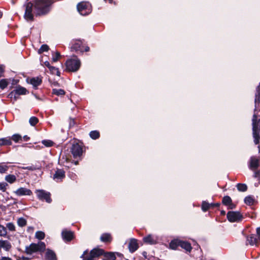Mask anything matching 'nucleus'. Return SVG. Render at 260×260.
<instances>
[{
    "instance_id": "obj_51",
    "label": "nucleus",
    "mask_w": 260,
    "mask_h": 260,
    "mask_svg": "<svg viewBox=\"0 0 260 260\" xmlns=\"http://www.w3.org/2000/svg\"><path fill=\"white\" fill-rule=\"evenodd\" d=\"M1 260H12V259L9 257L3 256L1 258Z\"/></svg>"
},
{
    "instance_id": "obj_35",
    "label": "nucleus",
    "mask_w": 260,
    "mask_h": 260,
    "mask_svg": "<svg viewBox=\"0 0 260 260\" xmlns=\"http://www.w3.org/2000/svg\"><path fill=\"white\" fill-rule=\"evenodd\" d=\"M39 121L38 119L36 117H31L30 118L29 122L32 126H35Z\"/></svg>"
},
{
    "instance_id": "obj_59",
    "label": "nucleus",
    "mask_w": 260,
    "mask_h": 260,
    "mask_svg": "<svg viewBox=\"0 0 260 260\" xmlns=\"http://www.w3.org/2000/svg\"><path fill=\"white\" fill-rule=\"evenodd\" d=\"M23 260H28V258L27 257H22Z\"/></svg>"
},
{
    "instance_id": "obj_19",
    "label": "nucleus",
    "mask_w": 260,
    "mask_h": 260,
    "mask_svg": "<svg viewBox=\"0 0 260 260\" xmlns=\"http://www.w3.org/2000/svg\"><path fill=\"white\" fill-rule=\"evenodd\" d=\"M11 248L10 242L7 240H0V249L3 248L6 251H8Z\"/></svg>"
},
{
    "instance_id": "obj_41",
    "label": "nucleus",
    "mask_w": 260,
    "mask_h": 260,
    "mask_svg": "<svg viewBox=\"0 0 260 260\" xmlns=\"http://www.w3.org/2000/svg\"><path fill=\"white\" fill-rule=\"evenodd\" d=\"M42 143L46 147H51L53 144V142L51 140H43Z\"/></svg>"
},
{
    "instance_id": "obj_16",
    "label": "nucleus",
    "mask_w": 260,
    "mask_h": 260,
    "mask_svg": "<svg viewBox=\"0 0 260 260\" xmlns=\"http://www.w3.org/2000/svg\"><path fill=\"white\" fill-rule=\"evenodd\" d=\"M222 203L228 206L229 209H233L235 207L234 205L232 203L231 198L229 196H225L222 199Z\"/></svg>"
},
{
    "instance_id": "obj_63",
    "label": "nucleus",
    "mask_w": 260,
    "mask_h": 260,
    "mask_svg": "<svg viewBox=\"0 0 260 260\" xmlns=\"http://www.w3.org/2000/svg\"><path fill=\"white\" fill-rule=\"evenodd\" d=\"M78 164L77 162H75V164L77 165Z\"/></svg>"
},
{
    "instance_id": "obj_50",
    "label": "nucleus",
    "mask_w": 260,
    "mask_h": 260,
    "mask_svg": "<svg viewBox=\"0 0 260 260\" xmlns=\"http://www.w3.org/2000/svg\"><path fill=\"white\" fill-rule=\"evenodd\" d=\"M44 64L45 66H46L47 67H48V68H50V67L51 66H50L49 62H48V61H45L44 62Z\"/></svg>"
},
{
    "instance_id": "obj_45",
    "label": "nucleus",
    "mask_w": 260,
    "mask_h": 260,
    "mask_svg": "<svg viewBox=\"0 0 260 260\" xmlns=\"http://www.w3.org/2000/svg\"><path fill=\"white\" fill-rule=\"evenodd\" d=\"M60 57V53L58 52H56L55 53V56H54L52 58V61L54 62L57 61Z\"/></svg>"
},
{
    "instance_id": "obj_33",
    "label": "nucleus",
    "mask_w": 260,
    "mask_h": 260,
    "mask_svg": "<svg viewBox=\"0 0 260 260\" xmlns=\"http://www.w3.org/2000/svg\"><path fill=\"white\" fill-rule=\"evenodd\" d=\"M211 207L210 204L206 201H203L202 204V209L205 212Z\"/></svg>"
},
{
    "instance_id": "obj_8",
    "label": "nucleus",
    "mask_w": 260,
    "mask_h": 260,
    "mask_svg": "<svg viewBox=\"0 0 260 260\" xmlns=\"http://www.w3.org/2000/svg\"><path fill=\"white\" fill-rule=\"evenodd\" d=\"M91 5L89 2H82L77 5V9L82 15H86L90 12Z\"/></svg>"
},
{
    "instance_id": "obj_12",
    "label": "nucleus",
    "mask_w": 260,
    "mask_h": 260,
    "mask_svg": "<svg viewBox=\"0 0 260 260\" xmlns=\"http://www.w3.org/2000/svg\"><path fill=\"white\" fill-rule=\"evenodd\" d=\"M71 152L74 157L80 156L82 153V148L78 143L72 145Z\"/></svg>"
},
{
    "instance_id": "obj_49",
    "label": "nucleus",
    "mask_w": 260,
    "mask_h": 260,
    "mask_svg": "<svg viewBox=\"0 0 260 260\" xmlns=\"http://www.w3.org/2000/svg\"><path fill=\"white\" fill-rule=\"evenodd\" d=\"M75 123L74 119H70V123H69L70 127L73 126L75 125Z\"/></svg>"
},
{
    "instance_id": "obj_20",
    "label": "nucleus",
    "mask_w": 260,
    "mask_h": 260,
    "mask_svg": "<svg viewBox=\"0 0 260 260\" xmlns=\"http://www.w3.org/2000/svg\"><path fill=\"white\" fill-rule=\"evenodd\" d=\"M247 244H250L251 246L257 245L258 243V240L255 235H251L247 237Z\"/></svg>"
},
{
    "instance_id": "obj_32",
    "label": "nucleus",
    "mask_w": 260,
    "mask_h": 260,
    "mask_svg": "<svg viewBox=\"0 0 260 260\" xmlns=\"http://www.w3.org/2000/svg\"><path fill=\"white\" fill-rule=\"evenodd\" d=\"M9 81L7 79H2L0 80V88L4 89L8 86Z\"/></svg>"
},
{
    "instance_id": "obj_9",
    "label": "nucleus",
    "mask_w": 260,
    "mask_h": 260,
    "mask_svg": "<svg viewBox=\"0 0 260 260\" xmlns=\"http://www.w3.org/2000/svg\"><path fill=\"white\" fill-rule=\"evenodd\" d=\"M227 218L230 222H239L243 218L242 215L239 212L229 211L227 213Z\"/></svg>"
},
{
    "instance_id": "obj_1",
    "label": "nucleus",
    "mask_w": 260,
    "mask_h": 260,
    "mask_svg": "<svg viewBox=\"0 0 260 260\" xmlns=\"http://www.w3.org/2000/svg\"><path fill=\"white\" fill-rule=\"evenodd\" d=\"M52 3V0H36L35 13L37 15H41L47 13L49 11V7Z\"/></svg>"
},
{
    "instance_id": "obj_61",
    "label": "nucleus",
    "mask_w": 260,
    "mask_h": 260,
    "mask_svg": "<svg viewBox=\"0 0 260 260\" xmlns=\"http://www.w3.org/2000/svg\"><path fill=\"white\" fill-rule=\"evenodd\" d=\"M244 187H245V190H246V188H247V186H246V185H245Z\"/></svg>"
},
{
    "instance_id": "obj_54",
    "label": "nucleus",
    "mask_w": 260,
    "mask_h": 260,
    "mask_svg": "<svg viewBox=\"0 0 260 260\" xmlns=\"http://www.w3.org/2000/svg\"><path fill=\"white\" fill-rule=\"evenodd\" d=\"M23 138L25 140L27 141L28 140L29 138L27 136H25L23 137Z\"/></svg>"
},
{
    "instance_id": "obj_3",
    "label": "nucleus",
    "mask_w": 260,
    "mask_h": 260,
    "mask_svg": "<svg viewBox=\"0 0 260 260\" xmlns=\"http://www.w3.org/2000/svg\"><path fill=\"white\" fill-rule=\"evenodd\" d=\"M46 245L43 242H39L37 244L31 243L29 246L26 247L25 252L28 254H31L36 252H43L45 250Z\"/></svg>"
},
{
    "instance_id": "obj_37",
    "label": "nucleus",
    "mask_w": 260,
    "mask_h": 260,
    "mask_svg": "<svg viewBox=\"0 0 260 260\" xmlns=\"http://www.w3.org/2000/svg\"><path fill=\"white\" fill-rule=\"evenodd\" d=\"M49 69L52 74H56L57 75L59 76L60 73L57 68L51 66Z\"/></svg>"
},
{
    "instance_id": "obj_55",
    "label": "nucleus",
    "mask_w": 260,
    "mask_h": 260,
    "mask_svg": "<svg viewBox=\"0 0 260 260\" xmlns=\"http://www.w3.org/2000/svg\"><path fill=\"white\" fill-rule=\"evenodd\" d=\"M3 72V68L2 67H0V73H2Z\"/></svg>"
},
{
    "instance_id": "obj_15",
    "label": "nucleus",
    "mask_w": 260,
    "mask_h": 260,
    "mask_svg": "<svg viewBox=\"0 0 260 260\" xmlns=\"http://www.w3.org/2000/svg\"><path fill=\"white\" fill-rule=\"evenodd\" d=\"M138 248V244L136 239H131L128 244V249L131 252H134Z\"/></svg>"
},
{
    "instance_id": "obj_30",
    "label": "nucleus",
    "mask_w": 260,
    "mask_h": 260,
    "mask_svg": "<svg viewBox=\"0 0 260 260\" xmlns=\"http://www.w3.org/2000/svg\"><path fill=\"white\" fill-rule=\"evenodd\" d=\"M89 136L91 138L95 140L100 137V133L97 131H93L89 133Z\"/></svg>"
},
{
    "instance_id": "obj_31",
    "label": "nucleus",
    "mask_w": 260,
    "mask_h": 260,
    "mask_svg": "<svg viewBox=\"0 0 260 260\" xmlns=\"http://www.w3.org/2000/svg\"><path fill=\"white\" fill-rule=\"evenodd\" d=\"M11 141L13 140L15 142H19L20 141H22V137L19 134H14L11 138Z\"/></svg>"
},
{
    "instance_id": "obj_7",
    "label": "nucleus",
    "mask_w": 260,
    "mask_h": 260,
    "mask_svg": "<svg viewBox=\"0 0 260 260\" xmlns=\"http://www.w3.org/2000/svg\"><path fill=\"white\" fill-rule=\"evenodd\" d=\"M38 198L41 201H45L48 203H50L52 200L50 198V193L43 189H37L35 191Z\"/></svg>"
},
{
    "instance_id": "obj_21",
    "label": "nucleus",
    "mask_w": 260,
    "mask_h": 260,
    "mask_svg": "<svg viewBox=\"0 0 260 260\" xmlns=\"http://www.w3.org/2000/svg\"><path fill=\"white\" fill-rule=\"evenodd\" d=\"M45 257L48 260H56L55 253L50 249L47 250Z\"/></svg>"
},
{
    "instance_id": "obj_11",
    "label": "nucleus",
    "mask_w": 260,
    "mask_h": 260,
    "mask_svg": "<svg viewBox=\"0 0 260 260\" xmlns=\"http://www.w3.org/2000/svg\"><path fill=\"white\" fill-rule=\"evenodd\" d=\"M14 193L18 197L31 196L32 194L31 190L23 187L18 188L14 191Z\"/></svg>"
},
{
    "instance_id": "obj_53",
    "label": "nucleus",
    "mask_w": 260,
    "mask_h": 260,
    "mask_svg": "<svg viewBox=\"0 0 260 260\" xmlns=\"http://www.w3.org/2000/svg\"><path fill=\"white\" fill-rule=\"evenodd\" d=\"M256 232L258 238L260 239V227L257 229Z\"/></svg>"
},
{
    "instance_id": "obj_40",
    "label": "nucleus",
    "mask_w": 260,
    "mask_h": 260,
    "mask_svg": "<svg viewBox=\"0 0 260 260\" xmlns=\"http://www.w3.org/2000/svg\"><path fill=\"white\" fill-rule=\"evenodd\" d=\"M17 223L20 226L22 227L26 224V221L24 218H20L18 219Z\"/></svg>"
},
{
    "instance_id": "obj_18",
    "label": "nucleus",
    "mask_w": 260,
    "mask_h": 260,
    "mask_svg": "<svg viewBox=\"0 0 260 260\" xmlns=\"http://www.w3.org/2000/svg\"><path fill=\"white\" fill-rule=\"evenodd\" d=\"M12 144L11 139L10 137L0 138V146H10Z\"/></svg>"
},
{
    "instance_id": "obj_24",
    "label": "nucleus",
    "mask_w": 260,
    "mask_h": 260,
    "mask_svg": "<svg viewBox=\"0 0 260 260\" xmlns=\"http://www.w3.org/2000/svg\"><path fill=\"white\" fill-rule=\"evenodd\" d=\"M42 80L39 78H34L30 79V83L35 87L37 88L38 86L41 84Z\"/></svg>"
},
{
    "instance_id": "obj_58",
    "label": "nucleus",
    "mask_w": 260,
    "mask_h": 260,
    "mask_svg": "<svg viewBox=\"0 0 260 260\" xmlns=\"http://www.w3.org/2000/svg\"><path fill=\"white\" fill-rule=\"evenodd\" d=\"M221 214L222 215H224L225 214V212L224 211H221Z\"/></svg>"
},
{
    "instance_id": "obj_2",
    "label": "nucleus",
    "mask_w": 260,
    "mask_h": 260,
    "mask_svg": "<svg viewBox=\"0 0 260 260\" xmlns=\"http://www.w3.org/2000/svg\"><path fill=\"white\" fill-rule=\"evenodd\" d=\"M178 246H180L182 248L185 249L186 252H190L192 250L190 243L178 238L172 240L170 243L169 247L171 249L176 250Z\"/></svg>"
},
{
    "instance_id": "obj_64",
    "label": "nucleus",
    "mask_w": 260,
    "mask_h": 260,
    "mask_svg": "<svg viewBox=\"0 0 260 260\" xmlns=\"http://www.w3.org/2000/svg\"><path fill=\"white\" fill-rule=\"evenodd\" d=\"M103 260H107V259H106L105 258V259H103Z\"/></svg>"
},
{
    "instance_id": "obj_52",
    "label": "nucleus",
    "mask_w": 260,
    "mask_h": 260,
    "mask_svg": "<svg viewBox=\"0 0 260 260\" xmlns=\"http://www.w3.org/2000/svg\"><path fill=\"white\" fill-rule=\"evenodd\" d=\"M211 207H219L220 205L219 203L216 204H210Z\"/></svg>"
},
{
    "instance_id": "obj_62",
    "label": "nucleus",
    "mask_w": 260,
    "mask_h": 260,
    "mask_svg": "<svg viewBox=\"0 0 260 260\" xmlns=\"http://www.w3.org/2000/svg\"><path fill=\"white\" fill-rule=\"evenodd\" d=\"M116 254L118 255V256H120L121 254L118 253H116Z\"/></svg>"
},
{
    "instance_id": "obj_26",
    "label": "nucleus",
    "mask_w": 260,
    "mask_h": 260,
    "mask_svg": "<svg viewBox=\"0 0 260 260\" xmlns=\"http://www.w3.org/2000/svg\"><path fill=\"white\" fill-rule=\"evenodd\" d=\"M8 97L11 100H13L14 101L13 103H14V102L18 100L19 96L15 92L14 90H13L8 95Z\"/></svg>"
},
{
    "instance_id": "obj_43",
    "label": "nucleus",
    "mask_w": 260,
    "mask_h": 260,
    "mask_svg": "<svg viewBox=\"0 0 260 260\" xmlns=\"http://www.w3.org/2000/svg\"><path fill=\"white\" fill-rule=\"evenodd\" d=\"M7 186L8 184L7 183H0V190H1L2 191L4 192L5 191Z\"/></svg>"
},
{
    "instance_id": "obj_6",
    "label": "nucleus",
    "mask_w": 260,
    "mask_h": 260,
    "mask_svg": "<svg viewBox=\"0 0 260 260\" xmlns=\"http://www.w3.org/2000/svg\"><path fill=\"white\" fill-rule=\"evenodd\" d=\"M256 120V118L255 117V115H254L252 119L253 135L254 138V143L257 144L259 143L258 139L260 138V119L258 120L256 126L255 125Z\"/></svg>"
},
{
    "instance_id": "obj_39",
    "label": "nucleus",
    "mask_w": 260,
    "mask_h": 260,
    "mask_svg": "<svg viewBox=\"0 0 260 260\" xmlns=\"http://www.w3.org/2000/svg\"><path fill=\"white\" fill-rule=\"evenodd\" d=\"M254 202V199L251 197H247L245 199V203L248 205H252Z\"/></svg>"
},
{
    "instance_id": "obj_47",
    "label": "nucleus",
    "mask_w": 260,
    "mask_h": 260,
    "mask_svg": "<svg viewBox=\"0 0 260 260\" xmlns=\"http://www.w3.org/2000/svg\"><path fill=\"white\" fill-rule=\"evenodd\" d=\"M23 169L31 170V171H34L36 169V168L33 166H28V167L23 168Z\"/></svg>"
},
{
    "instance_id": "obj_4",
    "label": "nucleus",
    "mask_w": 260,
    "mask_h": 260,
    "mask_svg": "<svg viewBox=\"0 0 260 260\" xmlns=\"http://www.w3.org/2000/svg\"><path fill=\"white\" fill-rule=\"evenodd\" d=\"M88 251H84L81 257L83 258V260H94V258L99 256L103 254V250L99 248H94L92 249L89 255H87Z\"/></svg>"
},
{
    "instance_id": "obj_27",
    "label": "nucleus",
    "mask_w": 260,
    "mask_h": 260,
    "mask_svg": "<svg viewBox=\"0 0 260 260\" xmlns=\"http://www.w3.org/2000/svg\"><path fill=\"white\" fill-rule=\"evenodd\" d=\"M105 258L107 260H115L116 257L114 253L109 252L105 254Z\"/></svg>"
},
{
    "instance_id": "obj_56",
    "label": "nucleus",
    "mask_w": 260,
    "mask_h": 260,
    "mask_svg": "<svg viewBox=\"0 0 260 260\" xmlns=\"http://www.w3.org/2000/svg\"><path fill=\"white\" fill-rule=\"evenodd\" d=\"M89 50V47H86V48H85V51L86 52H87V51H88Z\"/></svg>"
},
{
    "instance_id": "obj_14",
    "label": "nucleus",
    "mask_w": 260,
    "mask_h": 260,
    "mask_svg": "<svg viewBox=\"0 0 260 260\" xmlns=\"http://www.w3.org/2000/svg\"><path fill=\"white\" fill-rule=\"evenodd\" d=\"M65 177V172L61 169H57L53 175V179L56 181L61 180Z\"/></svg>"
},
{
    "instance_id": "obj_48",
    "label": "nucleus",
    "mask_w": 260,
    "mask_h": 260,
    "mask_svg": "<svg viewBox=\"0 0 260 260\" xmlns=\"http://www.w3.org/2000/svg\"><path fill=\"white\" fill-rule=\"evenodd\" d=\"M80 44L81 43L80 42L76 43L74 46V48L76 50H78L79 49V48H80Z\"/></svg>"
},
{
    "instance_id": "obj_34",
    "label": "nucleus",
    "mask_w": 260,
    "mask_h": 260,
    "mask_svg": "<svg viewBox=\"0 0 260 260\" xmlns=\"http://www.w3.org/2000/svg\"><path fill=\"white\" fill-rule=\"evenodd\" d=\"M45 233L42 231H38L36 233L35 236L36 238L39 240H42L45 238Z\"/></svg>"
},
{
    "instance_id": "obj_38",
    "label": "nucleus",
    "mask_w": 260,
    "mask_h": 260,
    "mask_svg": "<svg viewBox=\"0 0 260 260\" xmlns=\"http://www.w3.org/2000/svg\"><path fill=\"white\" fill-rule=\"evenodd\" d=\"M7 232L6 228L0 224V236H6L7 235Z\"/></svg>"
},
{
    "instance_id": "obj_13",
    "label": "nucleus",
    "mask_w": 260,
    "mask_h": 260,
    "mask_svg": "<svg viewBox=\"0 0 260 260\" xmlns=\"http://www.w3.org/2000/svg\"><path fill=\"white\" fill-rule=\"evenodd\" d=\"M143 241L147 244L154 245L157 243V238L152 235H149L143 238Z\"/></svg>"
},
{
    "instance_id": "obj_10",
    "label": "nucleus",
    "mask_w": 260,
    "mask_h": 260,
    "mask_svg": "<svg viewBox=\"0 0 260 260\" xmlns=\"http://www.w3.org/2000/svg\"><path fill=\"white\" fill-rule=\"evenodd\" d=\"M32 7L33 4L31 2L27 3L25 5V11L24 17L27 20H32L33 19Z\"/></svg>"
},
{
    "instance_id": "obj_25",
    "label": "nucleus",
    "mask_w": 260,
    "mask_h": 260,
    "mask_svg": "<svg viewBox=\"0 0 260 260\" xmlns=\"http://www.w3.org/2000/svg\"><path fill=\"white\" fill-rule=\"evenodd\" d=\"M5 180L7 181L9 183H13L16 180V177L14 175H8L6 176Z\"/></svg>"
},
{
    "instance_id": "obj_29",
    "label": "nucleus",
    "mask_w": 260,
    "mask_h": 260,
    "mask_svg": "<svg viewBox=\"0 0 260 260\" xmlns=\"http://www.w3.org/2000/svg\"><path fill=\"white\" fill-rule=\"evenodd\" d=\"M52 93L57 95H63L65 94V91L61 89H53Z\"/></svg>"
},
{
    "instance_id": "obj_60",
    "label": "nucleus",
    "mask_w": 260,
    "mask_h": 260,
    "mask_svg": "<svg viewBox=\"0 0 260 260\" xmlns=\"http://www.w3.org/2000/svg\"><path fill=\"white\" fill-rule=\"evenodd\" d=\"M2 13H1V12L0 11V18L2 17Z\"/></svg>"
},
{
    "instance_id": "obj_46",
    "label": "nucleus",
    "mask_w": 260,
    "mask_h": 260,
    "mask_svg": "<svg viewBox=\"0 0 260 260\" xmlns=\"http://www.w3.org/2000/svg\"><path fill=\"white\" fill-rule=\"evenodd\" d=\"M237 188L239 191H244V184H238Z\"/></svg>"
},
{
    "instance_id": "obj_17",
    "label": "nucleus",
    "mask_w": 260,
    "mask_h": 260,
    "mask_svg": "<svg viewBox=\"0 0 260 260\" xmlns=\"http://www.w3.org/2000/svg\"><path fill=\"white\" fill-rule=\"evenodd\" d=\"M62 237L66 241H71L73 238V233L71 231L63 230L62 232Z\"/></svg>"
},
{
    "instance_id": "obj_42",
    "label": "nucleus",
    "mask_w": 260,
    "mask_h": 260,
    "mask_svg": "<svg viewBox=\"0 0 260 260\" xmlns=\"http://www.w3.org/2000/svg\"><path fill=\"white\" fill-rule=\"evenodd\" d=\"M8 169V166L4 165H0V173H4L7 171Z\"/></svg>"
},
{
    "instance_id": "obj_57",
    "label": "nucleus",
    "mask_w": 260,
    "mask_h": 260,
    "mask_svg": "<svg viewBox=\"0 0 260 260\" xmlns=\"http://www.w3.org/2000/svg\"><path fill=\"white\" fill-rule=\"evenodd\" d=\"M259 173L258 172H256L255 174V177H257L259 176Z\"/></svg>"
},
{
    "instance_id": "obj_22",
    "label": "nucleus",
    "mask_w": 260,
    "mask_h": 260,
    "mask_svg": "<svg viewBox=\"0 0 260 260\" xmlns=\"http://www.w3.org/2000/svg\"><path fill=\"white\" fill-rule=\"evenodd\" d=\"M14 90L18 96L20 95H25L28 92L26 88L20 86L16 87L15 89Z\"/></svg>"
},
{
    "instance_id": "obj_5",
    "label": "nucleus",
    "mask_w": 260,
    "mask_h": 260,
    "mask_svg": "<svg viewBox=\"0 0 260 260\" xmlns=\"http://www.w3.org/2000/svg\"><path fill=\"white\" fill-rule=\"evenodd\" d=\"M66 68L70 72H76L81 66L80 60L77 57L70 59L66 62Z\"/></svg>"
},
{
    "instance_id": "obj_36",
    "label": "nucleus",
    "mask_w": 260,
    "mask_h": 260,
    "mask_svg": "<svg viewBox=\"0 0 260 260\" xmlns=\"http://www.w3.org/2000/svg\"><path fill=\"white\" fill-rule=\"evenodd\" d=\"M49 50V47L48 45L44 44L42 45L41 48L38 50L39 54L42 53L43 52L47 51Z\"/></svg>"
},
{
    "instance_id": "obj_28",
    "label": "nucleus",
    "mask_w": 260,
    "mask_h": 260,
    "mask_svg": "<svg viewBox=\"0 0 260 260\" xmlns=\"http://www.w3.org/2000/svg\"><path fill=\"white\" fill-rule=\"evenodd\" d=\"M111 239V236L109 234H104L101 237V240L103 242H109Z\"/></svg>"
},
{
    "instance_id": "obj_23",
    "label": "nucleus",
    "mask_w": 260,
    "mask_h": 260,
    "mask_svg": "<svg viewBox=\"0 0 260 260\" xmlns=\"http://www.w3.org/2000/svg\"><path fill=\"white\" fill-rule=\"evenodd\" d=\"M258 166V160L256 157H251L250 161V167L252 169H255Z\"/></svg>"
},
{
    "instance_id": "obj_44",
    "label": "nucleus",
    "mask_w": 260,
    "mask_h": 260,
    "mask_svg": "<svg viewBox=\"0 0 260 260\" xmlns=\"http://www.w3.org/2000/svg\"><path fill=\"white\" fill-rule=\"evenodd\" d=\"M7 228L10 230V231H14L15 230V226L14 225L11 223V222H9L7 224Z\"/></svg>"
}]
</instances>
